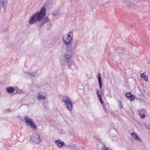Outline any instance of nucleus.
Here are the masks:
<instances>
[{
  "label": "nucleus",
  "mask_w": 150,
  "mask_h": 150,
  "mask_svg": "<svg viewBox=\"0 0 150 150\" xmlns=\"http://www.w3.org/2000/svg\"><path fill=\"white\" fill-rule=\"evenodd\" d=\"M148 76H145L142 78L144 79L145 81H147L148 80Z\"/></svg>",
  "instance_id": "4be33fe9"
},
{
  "label": "nucleus",
  "mask_w": 150,
  "mask_h": 150,
  "mask_svg": "<svg viewBox=\"0 0 150 150\" xmlns=\"http://www.w3.org/2000/svg\"><path fill=\"white\" fill-rule=\"evenodd\" d=\"M102 150H111V149H109L106 147L104 145H103V147H102Z\"/></svg>",
  "instance_id": "6ab92c4d"
},
{
  "label": "nucleus",
  "mask_w": 150,
  "mask_h": 150,
  "mask_svg": "<svg viewBox=\"0 0 150 150\" xmlns=\"http://www.w3.org/2000/svg\"><path fill=\"white\" fill-rule=\"evenodd\" d=\"M64 57L65 58V62H68L69 61L71 60V57L70 55L66 54L64 55Z\"/></svg>",
  "instance_id": "ddd939ff"
},
{
  "label": "nucleus",
  "mask_w": 150,
  "mask_h": 150,
  "mask_svg": "<svg viewBox=\"0 0 150 150\" xmlns=\"http://www.w3.org/2000/svg\"><path fill=\"white\" fill-rule=\"evenodd\" d=\"M55 144L59 148L61 147L64 145V142L58 139L55 142Z\"/></svg>",
  "instance_id": "1a4fd4ad"
},
{
  "label": "nucleus",
  "mask_w": 150,
  "mask_h": 150,
  "mask_svg": "<svg viewBox=\"0 0 150 150\" xmlns=\"http://www.w3.org/2000/svg\"><path fill=\"white\" fill-rule=\"evenodd\" d=\"M124 2H125L126 1V0H122Z\"/></svg>",
  "instance_id": "c756f323"
},
{
  "label": "nucleus",
  "mask_w": 150,
  "mask_h": 150,
  "mask_svg": "<svg viewBox=\"0 0 150 150\" xmlns=\"http://www.w3.org/2000/svg\"><path fill=\"white\" fill-rule=\"evenodd\" d=\"M140 116L142 118L144 119L145 117V114H143L141 115H140Z\"/></svg>",
  "instance_id": "5701e85b"
},
{
  "label": "nucleus",
  "mask_w": 150,
  "mask_h": 150,
  "mask_svg": "<svg viewBox=\"0 0 150 150\" xmlns=\"http://www.w3.org/2000/svg\"><path fill=\"white\" fill-rule=\"evenodd\" d=\"M97 94L98 97L99 98V100L101 104H103V101L102 98L101 97V93L98 90H96Z\"/></svg>",
  "instance_id": "6e6552de"
},
{
  "label": "nucleus",
  "mask_w": 150,
  "mask_h": 150,
  "mask_svg": "<svg viewBox=\"0 0 150 150\" xmlns=\"http://www.w3.org/2000/svg\"><path fill=\"white\" fill-rule=\"evenodd\" d=\"M146 127L147 128L149 129H150V126H149V125H146Z\"/></svg>",
  "instance_id": "a878e982"
},
{
  "label": "nucleus",
  "mask_w": 150,
  "mask_h": 150,
  "mask_svg": "<svg viewBox=\"0 0 150 150\" xmlns=\"http://www.w3.org/2000/svg\"><path fill=\"white\" fill-rule=\"evenodd\" d=\"M145 76H146V75L145 74V72H144V73L141 74V76L142 77V78H143V77Z\"/></svg>",
  "instance_id": "b1692460"
},
{
  "label": "nucleus",
  "mask_w": 150,
  "mask_h": 150,
  "mask_svg": "<svg viewBox=\"0 0 150 150\" xmlns=\"http://www.w3.org/2000/svg\"><path fill=\"white\" fill-rule=\"evenodd\" d=\"M53 15L55 16H59L60 15V13H59V11H57L55 12L54 13Z\"/></svg>",
  "instance_id": "a211bd4d"
},
{
  "label": "nucleus",
  "mask_w": 150,
  "mask_h": 150,
  "mask_svg": "<svg viewBox=\"0 0 150 150\" xmlns=\"http://www.w3.org/2000/svg\"><path fill=\"white\" fill-rule=\"evenodd\" d=\"M128 150H130V149H128Z\"/></svg>",
  "instance_id": "2f4dec72"
},
{
  "label": "nucleus",
  "mask_w": 150,
  "mask_h": 150,
  "mask_svg": "<svg viewBox=\"0 0 150 150\" xmlns=\"http://www.w3.org/2000/svg\"><path fill=\"white\" fill-rule=\"evenodd\" d=\"M67 63L68 67L70 69H71L72 66H74V61L72 60H71L69 61L68 62H67Z\"/></svg>",
  "instance_id": "9b49d317"
},
{
  "label": "nucleus",
  "mask_w": 150,
  "mask_h": 150,
  "mask_svg": "<svg viewBox=\"0 0 150 150\" xmlns=\"http://www.w3.org/2000/svg\"><path fill=\"white\" fill-rule=\"evenodd\" d=\"M78 42V41L77 40L74 41L72 42H71L69 46H67V51L69 52H71L75 50L76 48Z\"/></svg>",
  "instance_id": "39448f33"
},
{
  "label": "nucleus",
  "mask_w": 150,
  "mask_h": 150,
  "mask_svg": "<svg viewBox=\"0 0 150 150\" xmlns=\"http://www.w3.org/2000/svg\"><path fill=\"white\" fill-rule=\"evenodd\" d=\"M118 104H119V105L121 107L122 106V105H121V102L120 101H119Z\"/></svg>",
  "instance_id": "bb28decb"
},
{
  "label": "nucleus",
  "mask_w": 150,
  "mask_h": 150,
  "mask_svg": "<svg viewBox=\"0 0 150 150\" xmlns=\"http://www.w3.org/2000/svg\"><path fill=\"white\" fill-rule=\"evenodd\" d=\"M125 96L129 98L131 101L133 100L135 97L134 96L132 95L130 92L127 93L125 94Z\"/></svg>",
  "instance_id": "0eeeda50"
},
{
  "label": "nucleus",
  "mask_w": 150,
  "mask_h": 150,
  "mask_svg": "<svg viewBox=\"0 0 150 150\" xmlns=\"http://www.w3.org/2000/svg\"><path fill=\"white\" fill-rule=\"evenodd\" d=\"M103 108H104V109L105 110V107H104V106H103Z\"/></svg>",
  "instance_id": "7c9ffc66"
},
{
  "label": "nucleus",
  "mask_w": 150,
  "mask_h": 150,
  "mask_svg": "<svg viewBox=\"0 0 150 150\" xmlns=\"http://www.w3.org/2000/svg\"><path fill=\"white\" fill-rule=\"evenodd\" d=\"M24 118L26 124L28 127L33 129H36V125L33 121L32 119L29 118V117L27 116L25 117Z\"/></svg>",
  "instance_id": "7ed1b4c3"
},
{
  "label": "nucleus",
  "mask_w": 150,
  "mask_h": 150,
  "mask_svg": "<svg viewBox=\"0 0 150 150\" xmlns=\"http://www.w3.org/2000/svg\"><path fill=\"white\" fill-rule=\"evenodd\" d=\"M64 103V105L66 108L69 111H71L72 109V105L71 101L69 97L65 96L62 100Z\"/></svg>",
  "instance_id": "f03ea898"
},
{
  "label": "nucleus",
  "mask_w": 150,
  "mask_h": 150,
  "mask_svg": "<svg viewBox=\"0 0 150 150\" xmlns=\"http://www.w3.org/2000/svg\"><path fill=\"white\" fill-rule=\"evenodd\" d=\"M49 19L47 17L45 18L42 21L44 23H45L49 21Z\"/></svg>",
  "instance_id": "aec40b11"
},
{
  "label": "nucleus",
  "mask_w": 150,
  "mask_h": 150,
  "mask_svg": "<svg viewBox=\"0 0 150 150\" xmlns=\"http://www.w3.org/2000/svg\"><path fill=\"white\" fill-rule=\"evenodd\" d=\"M127 5V6H128V7H130L131 6H132V5Z\"/></svg>",
  "instance_id": "cd10ccee"
},
{
  "label": "nucleus",
  "mask_w": 150,
  "mask_h": 150,
  "mask_svg": "<svg viewBox=\"0 0 150 150\" xmlns=\"http://www.w3.org/2000/svg\"><path fill=\"white\" fill-rule=\"evenodd\" d=\"M45 23L42 21L39 23L38 25L39 27V28H40Z\"/></svg>",
  "instance_id": "412c9836"
},
{
  "label": "nucleus",
  "mask_w": 150,
  "mask_h": 150,
  "mask_svg": "<svg viewBox=\"0 0 150 150\" xmlns=\"http://www.w3.org/2000/svg\"><path fill=\"white\" fill-rule=\"evenodd\" d=\"M6 90L8 93H11L13 92L14 91V89L13 87H9L6 88Z\"/></svg>",
  "instance_id": "4468645a"
},
{
  "label": "nucleus",
  "mask_w": 150,
  "mask_h": 150,
  "mask_svg": "<svg viewBox=\"0 0 150 150\" xmlns=\"http://www.w3.org/2000/svg\"><path fill=\"white\" fill-rule=\"evenodd\" d=\"M46 12L45 8L42 7L39 12H37L32 15L29 20L30 24H32L36 23L37 21H39L42 20L45 17Z\"/></svg>",
  "instance_id": "f257e3e1"
},
{
  "label": "nucleus",
  "mask_w": 150,
  "mask_h": 150,
  "mask_svg": "<svg viewBox=\"0 0 150 150\" xmlns=\"http://www.w3.org/2000/svg\"><path fill=\"white\" fill-rule=\"evenodd\" d=\"M98 83L99 85V88L100 89H101L102 87V83L101 78V74L100 73H99L98 74Z\"/></svg>",
  "instance_id": "9d476101"
},
{
  "label": "nucleus",
  "mask_w": 150,
  "mask_h": 150,
  "mask_svg": "<svg viewBox=\"0 0 150 150\" xmlns=\"http://www.w3.org/2000/svg\"><path fill=\"white\" fill-rule=\"evenodd\" d=\"M131 135L132 138L135 139L137 140H139L141 141V139L138 137V135L134 132H132L131 134Z\"/></svg>",
  "instance_id": "f8f14e48"
},
{
  "label": "nucleus",
  "mask_w": 150,
  "mask_h": 150,
  "mask_svg": "<svg viewBox=\"0 0 150 150\" xmlns=\"http://www.w3.org/2000/svg\"><path fill=\"white\" fill-rule=\"evenodd\" d=\"M10 111V109H7V111L8 112H9Z\"/></svg>",
  "instance_id": "c85d7f7f"
},
{
  "label": "nucleus",
  "mask_w": 150,
  "mask_h": 150,
  "mask_svg": "<svg viewBox=\"0 0 150 150\" xmlns=\"http://www.w3.org/2000/svg\"><path fill=\"white\" fill-rule=\"evenodd\" d=\"M72 37L71 36L70 34H68L63 36V39L64 44L67 46L71 43L72 40Z\"/></svg>",
  "instance_id": "423d86ee"
},
{
  "label": "nucleus",
  "mask_w": 150,
  "mask_h": 150,
  "mask_svg": "<svg viewBox=\"0 0 150 150\" xmlns=\"http://www.w3.org/2000/svg\"><path fill=\"white\" fill-rule=\"evenodd\" d=\"M28 74H28V75H31L32 77V76H34V75H35V74H32V73L31 74L30 73H28Z\"/></svg>",
  "instance_id": "393cba45"
},
{
  "label": "nucleus",
  "mask_w": 150,
  "mask_h": 150,
  "mask_svg": "<svg viewBox=\"0 0 150 150\" xmlns=\"http://www.w3.org/2000/svg\"><path fill=\"white\" fill-rule=\"evenodd\" d=\"M6 0H0V7H4Z\"/></svg>",
  "instance_id": "2eb2a0df"
},
{
  "label": "nucleus",
  "mask_w": 150,
  "mask_h": 150,
  "mask_svg": "<svg viewBox=\"0 0 150 150\" xmlns=\"http://www.w3.org/2000/svg\"><path fill=\"white\" fill-rule=\"evenodd\" d=\"M139 115L140 116L142 114H144L146 113V111L144 109H142L138 110Z\"/></svg>",
  "instance_id": "f3484780"
},
{
  "label": "nucleus",
  "mask_w": 150,
  "mask_h": 150,
  "mask_svg": "<svg viewBox=\"0 0 150 150\" xmlns=\"http://www.w3.org/2000/svg\"><path fill=\"white\" fill-rule=\"evenodd\" d=\"M30 139L33 142L38 144L40 141V138L39 135L37 133L33 132L30 137Z\"/></svg>",
  "instance_id": "20e7f679"
},
{
  "label": "nucleus",
  "mask_w": 150,
  "mask_h": 150,
  "mask_svg": "<svg viewBox=\"0 0 150 150\" xmlns=\"http://www.w3.org/2000/svg\"><path fill=\"white\" fill-rule=\"evenodd\" d=\"M45 98V96H43L42 95L39 94L37 96V99L39 100H40L41 99L44 100Z\"/></svg>",
  "instance_id": "dca6fc26"
}]
</instances>
